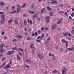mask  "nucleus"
<instances>
[{
    "mask_svg": "<svg viewBox=\"0 0 74 74\" xmlns=\"http://www.w3.org/2000/svg\"><path fill=\"white\" fill-rule=\"evenodd\" d=\"M61 42L63 43H66V48L68 47V41H67V40H66L65 39H62L61 40Z\"/></svg>",
    "mask_w": 74,
    "mask_h": 74,
    "instance_id": "nucleus-1",
    "label": "nucleus"
},
{
    "mask_svg": "<svg viewBox=\"0 0 74 74\" xmlns=\"http://www.w3.org/2000/svg\"><path fill=\"white\" fill-rule=\"evenodd\" d=\"M40 15V14L38 13H36L32 17L33 19H34L35 18H37Z\"/></svg>",
    "mask_w": 74,
    "mask_h": 74,
    "instance_id": "nucleus-2",
    "label": "nucleus"
},
{
    "mask_svg": "<svg viewBox=\"0 0 74 74\" xmlns=\"http://www.w3.org/2000/svg\"><path fill=\"white\" fill-rule=\"evenodd\" d=\"M35 7H36V5H35L34 3L31 4L30 7V8L31 10H34Z\"/></svg>",
    "mask_w": 74,
    "mask_h": 74,
    "instance_id": "nucleus-3",
    "label": "nucleus"
},
{
    "mask_svg": "<svg viewBox=\"0 0 74 74\" xmlns=\"http://www.w3.org/2000/svg\"><path fill=\"white\" fill-rule=\"evenodd\" d=\"M63 69L62 70V74H66L67 73V71L66 69V67H63Z\"/></svg>",
    "mask_w": 74,
    "mask_h": 74,
    "instance_id": "nucleus-4",
    "label": "nucleus"
},
{
    "mask_svg": "<svg viewBox=\"0 0 74 74\" xmlns=\"http://www.w3.org/2000/svg\"><path fill=\"white\" fill-rule=\"evenodd\" d=\"M14 53V51L13 50L12 51H9L7 53V54L8 55H11L12 54H13Z\"/></svg>",
    "mask_w": 74,
    "mask_h": 74,
    "instance_id": "nucleus-5",
    "label": "nucleus"
},
{
    "mask_svg": "<svg viewBox=\"0 0 74 74\" xmlns=\"http://www.w3.org/2000/svg\"><path fill=\"white\" fill-rule=\"evenodd\" d=\"M56 27H57V26L56 24H53L51 25V30H55L56 28Z\"/></svg>",
    "mask_w": 74,
    "mask_h": 74,
    "instance_id": "nucleus-6",
    "label": "nucleus"
},
{
    "mask_svg": "<svg viewBox=\"0 0 74 74\" xmlns=\"http://www.w3.org/2000/svg\"><path fill=\"white\" fill-rule=\"evenodd\" d=\"M37 56L39 59H41L44 58V57H43V56H42V55H41L40 54H38L37 55Z\"/></svg>",
    "mask_w": 74,
    "mask_h": 74,
    "instance_id": "nucleus-7",
    "label": "nucleus"
},
{
    "mask_svg": "<svg viewBox=\"0 0 74 74\" xmlns=\"http://www.w3.org/2000/svg\"><path fill=\"white\" fill-rule=\"evenodd\" d=\"M1 18L3 21H5V15L4 14H2L1 15Z\"/></svg>",
    "mask_w": 74,
    "mask_h": 74,
    "instance_id": "nucleus-8",
    "label": "nucleus"
},
{
    "mask_svg": "<svg viewBox=\"0 0 74 74\" xmlns=\"http://www.w3.org/2000/svg\"><path fill=\"white\" fill-rule=\"evenodd\" d=\"M46 21L47 23H49V17L47 16L45 18Z\"/></svg>",
    "mask_w": 74,
    "mask_h": 74,
    "instance_id": "nucleus-9",
    "label": "nucleus"
},
{
    "mask_svg": "<svg viewBox=\"0 0 74 74\" xmlns=\"http://www.w3.org/2000/svg\"><path fill=\"white\" fill-rule=\"evenodd\" d=\"M14 22V23H15V24H16V25H19V23H18V19L17 18H15V19Z\"/></svg>",
    "mask_w": 74,
    "mask_h": 74,
    "instance_id": "nucleus-10",
    "label": "nucleus"
},
{
    "mask_svg": "<svg viewBox=\"0 0 74 74\" xmlns=\"http://www.w3.org/2000/svg\"><path fill=\"white\" fill-rule=\"evenodd\" d=\"M74 49V47H73L72 48H68L66 49V50L67 51H72V50H73Z\"/></svg>",
    "mask_w": 74,
    "mask_h": 74,
    "instance_id": "nucleus-11",
    "label": "nucleus"
},
{
    "mask_svg": "<svg viewBox=\"0 0 74 74\" xmlns=\"http://www.w3.org/2000/svg\"><path fill=\"white\" fill-rule=\"evenodd\" d=\"M28 12L29 13V14H32V15L34 14H35V12L34 11H31L30 10H29Z\"/></svg>",
    "mask_w": 74,
    "mask_h": 74,
    "instance_id": "nucleus-12",
    "label": "nucleus"
},
{
    "mask_svg": "<svg viewBox=\"0 0 74 74\" xmlns=\"http://www.w3.org/2000/svg\"><path fill=\"white\" fill-rule=\"evenodd\" d=\"M25 61L28 63H31L32 62V61L30 60L29 59H26Z\"/></svg>",
    "mask_w": 74,
    "mask_h": 74,
    "instance_id": "nucleus-13",
    "label": "nucleus"
},
{
    "mask_svg": "<svg viewBox=\"0 0 74 74\" xmlns=\"http://www.w3.org/2000/svg\"><path fill=\"white\" fill-rule=\"evenodd\" d=\"M10 66L9 64H7L3 68V69H7L9 68Z\"/></svg>",
    "mask_w": 74,
    "mask_h": 74,
    "instance_id": "nucleus-14",
    "label": "nucleus"
},
{
    "mask_svg": "<svg viewBox=\"0 0 74 74\" xmlns=\"http://www.w3.org/2000/svg\"><path fill=\"white\" fill-rule=\"evenodd\" d=\"M5 47V46L3 45V44H2L0 46V49H3V47Z\"/></svg>",
    "mask_w": 74,
    "mask_h": 74,
    "instance_id": "nucleus-15",
    "label": "nucleus"
},
{
    "mask_svg": "<svg viewBox=\"0 0 74 74\" xmlns=\"http://www.w3.org/2000/svg\"><path fill=\"white\" fill-rule=\"evenodd\" d=\"M17 58L18 60L19 61L21 60V58H20L19 55L18 54H17Z\"/></svg>",
    "mask_w": 74,
    "mask_h": 74,
    "instance_id": "nucleus-16",
    "label": "nucleus"
},
{
    "mask_svg": "<svg viewBox=\"0 0 74 74\" xmlns=\"http://www.w3.org/2000/svg\"><path fill=\"white\" fill-rule=\"evenodd\" d=\"M15 37H17L19 38H22V35H20V36H15Z\"/></svg>",
    "mask_w": 74,
    "mask_h": 74,
    "instance_id": "nucleus-17",
    "label": "nucleus"
},
{
    "mask_svg": "<svg viewBox=\"0 0 74 74\" xmlns=\"http://www.w3.org/2000/svg\"><path fill=\"white\" fill-rule=\"evenodd\" d=\"M58 14H63L64 13V11H58Z\"/></svg>",
    "mask_w": 74,
    "mask_h": 74,
    "instance_id": "nucleus-18",
    "label": "nucleus"
},
{
    "mask_svg": "<svg viewBox=\"0 0 74 74\" xmlns=\"http://www.w3.org/2000/svg\"><path fill=\"white\" fill-rule=\"evenodd\" d=\"M3 52H4V49H0V53H3Z\"/></svg>",
    "mask_w": 74,
    "mask_h": 74,
    "instance_id": "nucleus-19",
    "label": "nucleus"
},
{
    "mask_svg": "<svg viewBox=\"0 0 74 74\" xmlns=\"http://www.w3.org/2000/svg\"><path fill=\"white\" fill-rule=\"evenodd\" d=\"M28 23H30V24L32 25V20H30H30L28 18Z\"/></svg>",
    "mask_w": 74,
    "mask_h": 74,
    "instance_id": "nucleus-20",
    "label": "nucleus"
},
{
    "mask_svg": "<svg viewBox=\"0 0 74 74\" xmlns=\"http://www.w3.org/2000/svg\"><path fill=\"white\" fill-rule=\"evenodd\" d=\"M45 10V8H43L42 9V10L41 11V14H42L44 13V12Z\"/></svg>",
    "mask_w": 74,
    "mask_h": 74,
    "instance_id": "nucleus-21",
    "label": "nucleus"
},
{
    "mask_svg": "<svg viewBox=\"0 0 74 74\" xmlns=\"http://www.w3.org/2000/svg\"><path fill=\"white\" fill-rule=\"evenodd\" d=\"M49 56H52V57H53V58H55V57L54 56V55H52V54H51V52H49Z\"/></svg>",
    "mask_w": 74,
    "mask_h": 74,
    "instance_id": "nucleus-22",
    "label": "nucleus"
},
{
    "mask_svg": "<svg viewBox=\"0 0 74 74\" xmlns=\"http://www.w3.org/2000/svg\"><path fill=\"white\" fill-rule=\"evenodd\" d=\"M47 8L48 11H51V10H52V9H51V7H49V6H47Z\"/></svg>",
    "mask_w": 74,
    "mask_h": 74,
    "instance_id": "nucleus-23",
    "label": "nucleus"
},
{
    "mask_svg": "<svg viewBox=\"0 0 74 74\" xmlns=\"http://www.w3.org/2000/svg\"><path fill=\"white\" fill-rule=\"evenodd\" d=\"M68 34V33L66 32V33H64L63 34V35L64 36H65V37H67V34Z\"/></svg>",
    "mask_w": 74,
    "mask_h": 74,
    "instance_id": "nucleus-24",
    "label": "nucleus"
},
{
    "mask_svg": "<svg viewBox=\"0 0 74 74\" xmlns=\"http://www.w3.org/2000/svg\"><path fill=\"white\" fill-rule=\"evenodd\" d=\"M17 14L18 13H19L21 11V9L19 8H17Z\"/></svg>",
    "mask_w": 74,
    "mask_h": 74,
    "instance_id": "nucleus-25",
    "label": "nucleus"
},
{
    "mask_svg": "<svg viewBox=\"0 0 74 74\" xmlns=\"http://www.w3.org/2000/svg\"><path fill=\"white\" fill-rule=\"evenodd\" d=\"M30 47L31 48H34V46L33 45V43H31L30 44Z\"/></svg>",
    "mask_w": 74,
    "mask_h": 74,
    "instance_id": "nucleus-26",
    "label": "nucleus"
},
{
    "mask_svg": "<svg viewBox=\"0 0 74 74\" xmlns=\"http://www.w3.org/2000/svg\"><path fill=\"white\" fill-rule=\"evenodd\" d=\"M0 5L1 6H4V2H0Z\"/></svg>",
    "mask_w": 74,
    "mask_h": 74,
    "instance_id": "nucleus-27",
    "label": "nucleus"
},
{
    "mask_svg": "<svg viewBox=\"0 0 74 74\" xmlns=\"http://www.w3.org/2000/svg\"><path fill=\"white\" fill-rule=\"evenodd\" d=\"M45 29V28L44 27H42L41 28L40 30L41 31H42V32H43L44 30Z\"/></svg>",
    "mask_w": 74,
    "mask_h": 74,
    "instance_id": "nucleus-28",
    "label": "nucleus"
},
{
    "mask_svg": "<svg viewBox=\"0 0 74 74\" xmlns=\"http://www.w3.org/2000/svg\"><path fill=\"white\" fill-rule=\"evenodd\" d=\"M12 21V19H11L10 20H9L8 21V23L10 24V23H11V22Z\"/></svg>",
    "mask_w": 74,
    "mask_h": 74,
    "instance_id": "nucleus-29",
    "label": "nucleus"
},
{
    "mask_svg": "<svg viewBox=\"0 0 74 74\" xmlns=\"http://www.w3.org/2000/svg\"><path fill=\"white\" fill-rule=\"evenodd\" d=\"M17 48H18V47L16 46V47H15L14 48H12V49H13V50H16V49H17Z\"/></svg>",
    "mask_w": 74,
    "mask_h": 74,
    "instance_id": "nucleus-30",
    "label": "nucleus"
},
{
    "mask_svg": "<svg viewBox=\"0 0 74 74\" xmlns=\"http://www.w3.org/2000/svg\"><path fill=\"white\" fill-rule=\"evenodd\" d=\"M26 3H23V5L22 6V8H23V7H25L26 6Z\"/></svg>",
    "mask_w": 74,
    "mask_h": 74,
    "instance_id": "nucleus-31",
    "label": "nucleus"
},
{
    "mask_svg": "<svg viewBox=\"0 0 74 74\" xmlns=\"http://www.w3.org/2000/svg\"><path fill=\"white\" fill-rule=\"evenodd\" d=\"M44 34H42V36H41V38H40V40H42V38H43V37H44Z\"/></svg>",
    "mask_w": 74,
    "mask_h": 74,
    "instance_id": "nucleus-32",
    "label": "nucleus"
},
{
    "mask_svg": "<svg viewBox=\"0 0 74 74\" xmlns=\"http://www.w3.org/2000/svg\"><path fill=\"white\" fill-rule=\"evenodd\" d=\"M57 72H58V71H57L56 70H54L52 72V73H57Z\"/></svg>",
    "mask_w": 74,
    "mask_h": 74,
    "instance_id": "nucleus-33",
    "label": "nucleus"
},
{
    "mask_svg": "<svg viewBox=\"0 0 74 74\" xmlns=\"http://www.w3.org/2000/svg\"><path fill=\"white\" fill-rule=\"evenodd\" d=\"M1 35H4V34H5V32L4 31H2L1 32Z\"/></svg>",
    "mask_w": 74,
    "mask_h": 74,
    "instance_id": "nucleus-34",
    "label": "nucleus"
},
{
    "mask_svg": "<svg viewBox=\"0 0 74 74\" xmlns=\"http://www.w3.org/2000/svg\"><path fill=\"white\" fill-rule=\"evenodd\" d=\"M30 40V41H32V39H31V38H30V37H28L27 38V40Z\"/></svg>",
    "mask_w": 74,
    "mask_h": 74,
    "instance_id": "nucleus-35",
    "label": "nucleus"
},
{
    "mask_svg": "<svg viewBox=\"0 0 74 74\" xmlns=\"http://www.w3.org/2000/svg\"><path fill=\"white\" fill-rule=\"evenodd\" d=\"M49 40H47L45 42V44H48V43H49Z\"/></svg>",
    "mask_w": 74,
    "mask_h": 74,
    "instance_id": "nucleus-36",
    "label": "nucleus"
},
{
    "mask_svg": "<svg viewBox=\"0 0 74 74\" xmlns=\"http://www.w3.org/2000/svg\"><path fill=\"white\" fill-rule=\"evenodd\" d=\"M60 52H62L63 51V49H61L60 50Z\"/></svg>",
    "mask_w": 74,
    "mask_h": 74,
    "instance_id": "nucleus-37",
    "label": "nucleus"
},
{
    "mask_svg": "<svg viewBox=\"0 0 74 74\" xmlns=\"http://www.w3.org/2000/svg\"><path fill=\"white\" fill-rule=\"evenodd\" d=\"M17 7H18L19 8H21V5H16Z\"/></svg>",
    "mask_w": 74,
    "mask_h": 74,
    "instance_id": "nucleus-38",
    "label": "nucleus"
},
{
    "mask_svg": "<svg viewBox=\"0 0 74 74\" xmlns=\"http://www.w3.org/2000/svg\"><path fill=\"white\" fill-rule=\"evenodd\" d=\"M49 14L50 16H52L53 15V14L52 12H50L49 13Z\"/></svg>",
    "mask_w": 74,
    "mask_h": 74,
    "instance_id": "nucleus-39",
    "label": "nucleus"
},
{
    "mask_svg": "<svg viewBox=\"0 0 74 74\" xmlns=\"http://www.w3.org/2000/svg\"><path fill=\"white\" fill-rule=\"evenodd\" d=\"M60 23H61V21H58V22L57 23V24H60Z\"/></svg>",
    "mask_w": 74,
    "mask_h": 74,
    "instance_id": "nucleus-40",
    "label": "nucleus"
},
{
    "mask_svg": "<svg viewBox=\"0 0 74 74\" xmlns=\"http://www.w3.org/2000/svg\"><path fill=\"white\" fill-rule=\"evenodd\" d=\"M12 41H13V42H16V41H17V40L14 39Z\"/></svg>",
    "mask_w": 74,
    "mask_h": 74,
    "instance_id": "nucleus-41",
    "label": "nucleus"
},
{
    "mask_svg": "<svg viewBox=\"0 0 74 74\" xmlns=\"http://www.w3.org/2000/svg\"><path fill=\"white\" fill-rule=\"evenodd\" d=\"M19 51H22V52H23V49L21 48H19Z\"/></svg>",
    "mask_w": 74,
    "mask_h": 74,
    "instance_id": "nucleus-42",
    "label": "nucleus"
},
{
    "mask_svg": "<svg viewBox=\"0 0 74 74\" xmlns=\"http://www.w3.org/2000/svg\"><path fill=\"white\" fill-rule=\"evenodd\" d=\"M53 2H54V3L55 4L58 3V2H57V1H53Z\"/></svg>",
    "mask_w": 74,
    "mask_h": 74,
    "instance_id": "nucleus-43",
    "label": "nucleus"
},
{
    "mask_svg": "<svg viewBox=\"0 0 74 74\" xmlns=\"http://www.w3.org/2000/svg\"><path fill=\"white\" fill-rule=\"evenodd\" d=\"M71 34H73V33H74V30H72L71 31Z\"/></svg>",
    "mask_w": 74,
    "mask_h": 74,
    "instance_id": "nucleus-44",
    "label": "nucleus"
},
{
    "mask_svg": "<svg viewBox=\"0 0 74 74\" xmlns=\"http://www.w3.org/2000/svg\"><path fill=\"white\" fill-rule=\"evenodd\" d=\"M1 24H4V22L3 21H1Z\"/></svg>",
    "mask_w": 74,
    "mask_h": 74,
    "instance_id": "nucleus-45",
    "label": "nucleus"
},
{
    "mask_svg": "<svg viewBox=\"0 0 74 74\" xmlns=\"http://www.w3.org/2000/svg\"><path fill=\"white\" fill-rule=\"evenodd\" d=\"M25 67H27V68H30V66H29L27 65H25Z\"/></svg>",
    "mask_w": 74,
    "mask_h": 74,
    "instance_id": "nucleus-46",
    "label": "nucleus"
},
{
    "mask_svg": "<svg viewBox=\"0 0 74 74\" xmlns=\"http://www.w3.org/2000/svg\"><path fill=\"white\" fill-rule=\"evenodd\" d=\"M36 41L38 42H40V40H36Z\"/></svg>",
    "mask_w": 74,
    "mask_h": 74,
    "instance_id": "nucleus-47",
    "label": "nucleus"
},
{
    "mask_svg": "<svg viewBox=\"0 0 74 74\" xmlns=\"http://www.w3.org/2000/svg\"><path fill=\"white\" fill-rule=\"evenodd\" d=\"M34 53V48H33V49L32 50V53H33H33Z\"/></svg>",
    "mask_w": 74,
    "mask_h": 74,
    "instance_id": "nucleus-48",
    "label": "nucleus"
},
{
    "mask_svg": "<svg viewBox=\"0 0 74 74\" xmlns=\"http://www.w3.org/2000/svg\"><path fill=\"white\" fill-rule=\"evenodd\" d=\"M44 73L45 74H48V72H47V71H45Z\"/></svg>",
    "mask_w": 74,
    "mask_h": 74,
    "instance_id": "nucleus-49",
    "label": "nucleus"
},
{
    "mask_svg": "<svg viewBox=\"0 0 74 74\" xmlns=\"http://www.w3.org/2000/svg\"><path fill=\"white\" fill-rule=\"evenodd\" d=\"M41 38V36H39L37 37V39H40Z\"/></svg>",
    "mask_w": 74,
    "mask_h": 74,
    "instance_id": "nucleus-50",
    "label": "nucleus"
},
{
    "mask_svg": "<svg viewBox=\"0 0 74 74\" xmlns=\"http://www.w3.org/2000/svg\"><path fill=\"white\" fill-rule=\"evenodd\" d=\"M60 7H63V4H60Z\"/></svg>",
    "mask_w": 74,
    "mask_h": 74,
    "instance_id": "nucleus-51",
    "label": "nucleus"
},
{
    "mask_svg": "<svg viewBox=\"0 0 74 74\" xmlns=\"http://www.w3.org/2000/svg\"><path fill=\"white\" fill-rule=\"evenodd\" d=\"M32 36H34V33H33L32 34Z\"/></svg>",
    "mask_w": 74,
    "mask_h": 74,
    "instance_id": "nucleus-52",
    "label": "nucleus"
},
{
    "mask_svg": "<svg viewBox=\"0 0 74 74\" xmlns=\"http://www.w3.org/2000/svg\"><path fill=\"white\" fill-rule=\"evenodd\" d=\"M51 40V38H50V37H49L48 38V39H47V40L48 41L49 40Z\"/></svg>",
    "mask_w": 74,
    "mask_h": 74,
    "instance_id": "nucleus-53",
    "label": "nucleus"
},
{
    "mask_svg": "<svg viewBox=\"0 0 74 74\" xmlns=\"http://www.w3.org/2000/svg\"><path fill=\"white\" fill-rule=\"evenodd\" d=\"M5 59V57H4L2 59V61H3Z\"/></svg>",
    "mask_w": 74,
    "mask_h": 74,
    "instance_id": "nucleus-54",
    "label": "nucleus"
},
{
    "mask_svg": "<svg viewBox=\"0 0 74 74\" xmlns=\"http://www.w3.org/2000/svg\"><path fill=\"white\" fill-rule=\"evenodd\" d=\"M24 30H25V32H27V28H26L25 27L24 28Z\"/></svg>",
    "mask_w": 74,
    "mask_h": 74,
    "instance_id": "nucleus-55",
    "label": "nucleus"
},
{
    "mask_svg": "<svg viewBox=\"0 0 74 74\" xmlns=\"http://www.w3.org/2000/svg\"><path fill=\"white\" fill-rule=\"evenodd\" d=\"M18 53L19 54L20 56H22V53H21V52Z\"/></svg>",
    "mask_w": 74,
    "mask_h": 74,
    "instance_id": "nucleus-56",
    "label": "nucleus"
},
{
    "mask_svg": "<svg viewBox=\"0 0 74 74\" xmlns=\"http://www.w3.org/2000/svg\"><path fill=\"white\" fill-rule=\"evenodd\" d=\"M5 64V62H4V63L3 64V65L2 66V67Z\"/></svg>",
    "mask_w": 74,
    "mask_h": 74,
    "instance_id": "nucleus-57",
    "label": "nucleus"
},
{
    "mask_svg": "<svg viewBox=\"0 0 74 74\" xmlns=\"http://www.w3.org/2000/svg\"><path fill=\"white\" fill-rule=\"evenodd\" d=\"M40 19H41V18H38V19H37V20L38 21H40Z\"/></svg>",
    "mask_w": 74,
    "mask_h": 74,
    "instance_id": "nucleus-58",
    "label": "nucleus"
},
{
    "mask_svg": "<svg viewBox=\"0 0 74 74\" xmlns=\"http://www.w3.org/2000/svg\"><path fill=\"white\" fill-rule=\"evenodd\" d=\"M13 14H14V13H16V10H13Z\"/></svg>",
    "mask_w": 74,
    "mask_h": 74,
    "instance_id": "nucleus-59",
    "label": "nucleus"
},
{
    "mask_svg": "<svg viewBox=\"0 0 74 74\" xmlns=\"http://www.w3.org/2000/svg\"><path fill=\"white\" fill-rule=\"evenodd\" d=\"M24 23H27V21H26V19L24 20Z\"/></svg>",
    "mask_w": 74,
    "mask_h": 74,
    "instance_id": "nucleus-60",
    "label": "nucleus"
},
{
    "mask_svg": "<svg viewBox=\"0 0 74 74\" xmlns=\"http://www.w3.org/2000/svg\"><path fill=\"white\" fill-rule=\"evenodd\" d=\"M10 14H14L13 11L10 12Z\"/></svg>",
    "mask_w": 74,
    "mask_h": 74,
    "instance_id": "nucleus-61",
    "label": "nucleus"
},
{
    "mask_svg": "<svg viewBox=\"0 0 74 74\" xmlns=\"http://www.w3.org/2000/svg\"><path fill=\"white\" fill-rule=\"evenodd\" d=\"M14 8H15V6H13L12 8V10H14Z\"/></svg>",
    "mask_w": 74,
    "mask_h": 74,
    "instance_id": "nucleus-62",
    "label": "nucleus"
},
{
    "mask_svg": "<svg viewBox=\"0 0 74 74\" xmlns=\"http://www.w3.org/2000/svg\"><path fill=\"white\" fill-rule=\"evenodd\" d=\"M35 36H37V32H35Z\"/></svg>",
    "mask_w": 74,
    "mask_h": 74,
    "instance_id": "nucleus-63",
    "label": "nucleus"
},
{
    "mask_svg": "<svg viewBox=\"0 0 74 74\" xmlns=\"http://www.w3.org/2000/svg\"><path fill=\"white\" fill-rule=\"evenodd\" d=\"M71 9H72V11H74V8H72Z\"/></svg>",
    "mask_w": 74,
    "mask_h": 74,
    "instance_id": "nucleus-64",
    "label": "nucleus"
}]
</instances>
